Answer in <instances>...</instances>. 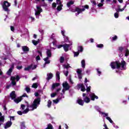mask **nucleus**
<instances>
[{
	"mask_svg": "<svg viewBox=\"0 0 129 129\" xmlns=\"http://www.w3.org/2000/svg\"><path fill=\"white\" fill-rule=\"evenodd\" d=\"M62 87L63 89H65L66 91L70 89V86L69 85V84L67 83V82L63 83Z\"/></svg>",
	"mask_w": 129,
	"mask_h": 129,
	"instance_id": "39448f33",
	"label": "nucleus"
},
{
	"mask_svg": "<svg viewBox=\"0 0 129 129\" xmlns=\"http://www.w3.org/2000/svg\"><path fill=\"white\" fill-rule=\"evenodd\" d=\"M64 45L63 44H59L57 46V48L58 49H60L61 48H62V47H63Z\"/></svg>",
	"mask_w": 129,
	"mask_h": 129,
	"instance_id": "69168bd1",
	"label": "nucleus"
},
{
	"mask_svg": "<svg viewBox=\"0 0 129 129\" xmlns=\"http://www.w3.org/2000/svg\"><path fill=\"white\" fill-rule=\"evenodd\" d=\"M79 9V14H81V13H82V12H84V11H85V8H83V9H80L79 8H78Z\"/></svg>",
	"mask_w": 129,
	"mask_h": 129,
	"instance_id": "c9c22d12",
	"label": "nucleus"
},
{
	"mask_svg": "<svg viewBox=\"0 0 129 129\" xmlns=\"http://www.w3.org/2000/svg\"><path fill=\"white\" fill-rule=\"evenodd\" d=\"M83 8H84L85 9H87V10H89V6L87 5L83 6Z\"/></svg>",
	"mask_w": 129,
	"mask_h": 129,
	"instance_id": "864d4df0",
	"label": "nucleus"
},
{
	"mask_svg": "<svg viewBox=\"0 0 129 129\" xmlns=\"http://www.w3.org/2000/svg\"><path fill=\"white\" fill-rule=\"evenodd\" d=\"M101 114H102L103 115H104V117H105L106 116H108V113H104V112H102L101 113Z\"/></svg>",
	"mask_w": 129,
	"mask_h": 129,
	"instance_id": "8fccbe9b",
	"label": "nucleus"
},
{
	"mask_svg": "<svg viewBox=\"0 0 129 129\" xmlns=\"http://www.w3.org/2000/svg\"><path fill=\"white\" fill-rule=\"evenodd\" d=\"M78 51L79 53L83 52V46H80L78 47Z\"/></svg>",
	"mask_w": 129,
	"mask_h": 129,
	"instance_id": "aec40b11",
	"label": "nucleus"
},
{
	"mask_svg": "<svg viewBox=\"0 0 129 129\" xmlns=\"http://www.w3.org/2000/svg\"><path fill=\"white\" fill-rule=\"evenodd\" d=\"M56 95H57V93H52L51 94L50 96L51 97L53 98V97H55Z\"/></svg>",
	"mask_w": 129,
	"mask_h": 129,
	"instance_id": "49530a36",
	"label": "nucleus"
},
{
	"mask_svg": "<svg viewBox=\"0 0 129 129\" xmlns=\"http://www.w3.org/2000/svg\"><path fill=\"white\" fill-rule=\"evenodd\" d=\"M32 69V65H30L26 68H24L25 71H29V70H31Z\"/></svg>",
	"mask_w": 129,
	"mask_h": 129,
	"instance_id": "4be33fe9",
	"label": "nucleus"
},
{
	"mask_svg": "<svg viewBox=\"0 0 129 129\" xmlns=\"http://www.w3.org/2000/svg\"><path fill=\"white\" fill-rule=\"evenodd\" d=\"M90 97L91 99L93 100V101H94V100H95V99H98V96H96L94 93H92L91 94H90Z\"/></svg>",
	"mask_w": 129,
	"mask_h": 129,
	"instance_id": "423d86ee",
	"label": "nucleus"
},
{
	"mask_svg": "<svg viewBox=\"0 0 129 129\" xmlns=\"http://www.w3.org/2000/svg\"><path fill=\"white\" fill-rule=\"evenodd\" d=\"M77 74H82V71L80 69H78L77 71Z\"/></svg>",
	"mask_w": 129,
	"mask_h": 129,
	"instance_id": "de8ad7c7",
	"label": "nucleus"
},
{
	"mask_svg": "<svg viewBox=\"0 0 129 129\" xmlns=\"http://www.w3.org/2000/svg\"><path fill=\"white\" fill-rule=\"evenodd\" d=\"M85 90H86V89H85V86H84V85H83V86H82V88H81V91L84 92Z\"/></svg>",
	"mask_w": 129,
	"mask_h": 129,
	"instance_id": "4c0bfd02",
	"label": "nucleus"
},
{
	"mask_svg": "<svg viewBox=\"0 0 129 129\" xmlns=\"http://www.w3.org/2000/svg\"><path fill=\"white\" fill-rule=\"evenodd\" d=\"M64 74L66 77L68 76V74H69V71H68V70H67L66 73H64Z\"/></svg>",
	"mask_w": 129,
	"mask_h": 129,
	"instance_id": "680f3d73",
	"label": "nucleus"
},
{
	"mask_svg": "<svg viewBox=\"0 0 129 129\" xmlns=\"http://www.w3.org/2000/svg\"><path fill=\"white\" fill-rule=\"evenodd\" d=\"M64 60L65 59L64 58V57L61 56L59 59L60 63H63Z\"/></svg>",
	"mask_w": 129,
	"mask_h": 129,
	"instance_id": "72a5a7b5",
	"label": "nucleus"
},
{
	"mask_svg": "<svg viewBox=\"0 0 129 129\" xmlns=\"http://www.w3.org/2000/svg\"><path fill=\"white\" fill-rule=\"evenodd\" d=\"M36 61H39V60H41V58L40 57V55H37L36 57Z\"/></svg>",
	"mask_w": 129,
	"mask_h": 129,
	"instance_id": "4d7b16f0",
	"label": "nucleus"
},
{
	"mask_svg": "<svg viewBox=\"0 0 129 129\" xmlns=\"http://www.w3.org/2000/svg\"><path fill=\"white\" fill-rule=\"evenodd\" d=\"M22 50L23 52H29V51H30V48L27 46H22Z\"/></svg>",
	"mask_w": 129,
	"mask_h": 129,
	"instance_id": "ddd939ff",
	"label": "nucleus"
},
{
	"mask_svg": "<svg viewBox=\"0 0 129 129\" xmlns=\"http://www.w3.org/2000/svg\"><path fill=\"white\" fill-rule=\"evenodd\" d=\"M25 90L27 92V93H29V92H31V88H30L29 87H27L25 88Z\"/></svg>",
	"mask_w": 129,
	"mask_h": 129,
	"instance_id": "ea45409f",
	"label": "nucleus"
},
{
	"mask_svg": "<svg viewBox=\"0 0 129 129\" xmlns=\"http://www.w3.org/2000/svg\"><path fill=\"white\" fill-rule=\"evenodd\" d=\"M72 5H74V1H71L67 3V6L68 8H70Z\"/></svg>",
	"mask_w": 129,
	"mask_h": 129,
	"instance_id": "dca6fc26",
	"label": "nucleus"
},
{
	"mask_svg": "<svg viewBox=\"0 0 129 129\" xmlns=\"http://www.w3.org/2000/svg\"><path fill=\"white\" fill-rule=\"evenodd\" d=\"M125 57H127V56H128L129 55V50L127 48H126V49L125 50Z\"/></svg>",
	"mask_w": 129,
	"mask_h": 129,
	"instance_id": "bb28decb",
	"label": "nucleus"
},
{
	"mask_svg": "<svg viewBox=\"0 0 129 129\" xmlns=\"http://www.w3.org/2000/svg\"><path fill=\"white\" fill-rule=\"evenodd\" d=\"M106 119H107V120H109V122H110V123H113V121H112V120L111 119V118L108 116L106 117Z\"/></svg>",
	"mask_w": 129,
	"mask_h": 129,
	"instance_id": "f704fd0d",
	"label": "nucleus"
},
{
	"mask_svg": "<svg viewBox=\"0 0 129 129\" xmlns=\"http://www.w3.org/2000/svg\"><path fill=\"white\" fill-rule=\"evenodd\" d=\"M64 42H66L67 43H68L69 42V37L68 36L64 35L63 36Z\"/></svg>",
	"mask_w": 129,
	"mask_h": 129,
	"instance_id": "a878e982",
	"label": "nucleus"
},
{
	"mask_svg": "<svg viewBox=\"0 0 129 129\" xmlns=\"http://www.w3.org/2000/svg\"><path fill=\"white\" fill-rule=\"evenodd\" d=\"M83 100L86 103H89L90 102V98L87 96L85 97Z\"/></svg>",
	"mask_w": 129,
	"mask_h": 129,
	"instance_id": "2eb2a0df",
	"label": "nucleus"
},
{
	"mask_svg": "<svg viewBox=\"0 0 129 129\" xmlns=\"http://www.w3.org/2000/svg\"><path fill=\"white\" fill-rule=\"evenodd\" d=\"M71 45H72V43L69 44H65L63 45V47L65 52H68V51H69V47L71 46Z\"/></svg>",
	"mask_w": 129,
	"mask_h": 129,
	"instance_id": "0eeeda50",
	"label": "nucleus"
},
{
	"mask_svg": "<svg viewBox=\"0 0 129 129\" xmlns=\"http://www.w3.org/2000/svg\"><path fill=\"white\" fill-rule=\"evenodd\" d=\"M63 7V5H58L56 8L58 12H60L62 10V7Z\"/></svg>",
	"mask_w": 129,
	"mask_h": 129,
	"instance_id": "b1692460",
	"label": "nucleus"
},
{
	"mask_svg": "<svg viewBox=\"0 0 129 129\" xmlns=\"http://www.w3.org/2000/svg\"><path fill=\"white\" fill-rule=\"evenodd\" d=\"M96 47H97V48H103L104 45H103V44H97V45H96Z\"/></svg>",
	"mask_w": 129,
	"mask_h": 129,
	"instance_id": "a19ab883",
	"label": "nucleus"
},
{
	"mask_svg": "<svg viewBox=\"0 0 129 129\" xmlns=\"http://www.w3.org/2000/svg\"><path fill=\"white\" fill-rule=\"evenodd\" d=\"M114 17L115 18V19H117L118 18V17H119V15H118V13L116 12L114 14Z\"/></svg>",
	"mask_w": 129,
	"mask_h": 129,
	"instance_id": "c03bdc74",
	"label": "nucleus"
},
{
	"mask_svg": "<svg viewBox=\"0 0 129 129\" xmlns=\"http://www.w3.org/2000/svg\"><path fill=\"white\" fill-rule=\"evenodd\" d=\"M36 8H37V11L41 12V13L42 12H43V9H42L40 6H36Z\"/></svg>",
	"mask_w": 129,
	"mask_h": 129,
	"instance_id": "7c9ffc66",
	"label": "nucleus"
},
{
	"mask_svg": "<svg viewBox=\"0 0 129 129\" xmlns=\"http://www.w3.org/2000/svg\"><path fill=\"white\" fill-rule=\"evenodd\" d=\"M112 41H115L117 40V36L115 35L114 37H112Z\"/></svg>",
	"mask_w": 129,
	"mask_h": 129,
	"instance_id": "3c124183",
	"label": "nucleus"
},
{
	"mask_svg": "<svg viewBox=\"0 0 129 129\" xmlns=\"http://www.w3.org/2000/svg\"><path fill=\"white\" fill-rule=\"evenodd\" d=\"M44 61H45V63L43 64V67L45 68L46 67V64H50V61L48 60V57H45L43 58Z\"/></svg>",
	"mask_w": 129,
	"mask_h": 129,
	"instance_id": "9b49d317",
	"label": "nucleus"
},
{
	"mask_svg": "<svg viewBox=\"0 0 129 129\" xmlns=\"http://www.w3.org/2000/svg\"><path fill=\"white\" fill-rule=\"evenodd\" d=\"M116 12H122L123 11H124V8L120 9L119 8L118 10H116Z\"/></svg>",
	"mask_w": 129,
	"mask_h": 129,
	"instance_id": "09e8293b",
	"label": "nucleus"
},
{
	"mask_svg": "<svg viewBox=\"0 0 129 129\" xmlns=\"http://www.w3.org/2000/svg\"><path fill=\"white\" fill-rule=\"evenodd\" d=\"M17 69H18V70H21L22 69H23V66H17Z\"/></svg>",
	"mask_w": 129,
	"mask_h": 129,
	"instance_id": "13d9d810",
	"label": "nucleus"
},
{
	"mask_svg": "<svg viewBox=\"0 0 129 129\" xmlns=\"http://www.w3.org/2000/svg\"><path fill=\"white\" fill-rule=\"evenodd\" d=\"M47 57L48 58V60H49V58H51L52 57V52H51V50L47 49L46 51Z\"/></svg>",
	"mask_w": 129,
	"mask_h": 129,
	"instance_id": "9d476101",
	"label": "nucleus"
},
{
	"mask_svg": "<svg viewBox=\"0 0 129 129\" xmlns=\"http://www.w3.org/2000/svg\"><path fill=\"white\" fill-rule=\"evenodd\" d=\"M79 53L80 52L79 51H77V52L74 51V57H78V56H79Z\"/></svg>",
	"mask_w": 129,
	"mask_h": 129,
	"instance_id": "58836bf2",
	"label": "nucleus"
},
{
	"mask_svg": "<svg viewBox=\"0 0 129 129\" xmlns=\"http://www.w3.org/2000/svg\"><path fill=\"white\" fill-rule=\"evenodd\" d=\"M119 51H120L121 53H122V50H123V47L120 46L118 48Z\"/></svg>",
	"mask_w": 129,
	"mask_h": 129,
	"instance_id": "6e6d98bb",
	"label": "nucleus"
},
{
	"mask_svg": "<svg viewBox=\"0 0 129 129\" xmlns=\"http://www.w3.org/2000/svg\"><path fill=\"white\" fill-rule=\"evenodd\" d=\"M12 72H13V70H12V69H9L7 73V75L11 76V75H12Z\"/></svg>",
	"mask_w": 129,
	"mask_h": 129,
	"instance_id": "5701e85b",
	"label": "nucleus"
},
{
	"mask_svg": "<svg viewBox=\"0 0 129 129\" xmlns=\"http://www.w3.org/2000/svg\"><path fill=\"white\" fill-rule=\"evenodd\" d=\"M56 7H57V4H56V3H53L52 4V7L53 8V9H55Z\"/></svg>",
	"mask_w": 129,
	"mask_h": 129,
	"instance_id": "603ef678",
	"label": "nucleus"
},
{
	"mask_svg": "<svg viewBox=\"0 0 129 129\" xmlns=\"http://www.w3.org/2000/svg\"><path fill=\"white\" fill-rule=\"evenodd\" d=\"M91 91V86H89V87H87V86L86 91L87 93H88V92H90Z\"/></svg>",
	"mask_w": 129,
	"mask_h": 129,
	"instance_id": "2f4dec72",
	"label": "nucleus"
},
{
	"mask_svg": "<svg viewBox=\"0 0 129 129\" xmlns=\"http://www.w3.org/2000/svg\"><path fill=\"white\" fill-rule=\"evenodd\" d=\"M12 124L13 122H12V121H8L5 125V128H9V127H11Z\"/></svg>",
	"mask_w": 129,
	"mask_h": 129,
	"instance_id": "1a4fd4ad",
	"label": "nucleus"
},
{
	"mask_svg": "<svg viewBox=\"0 0 129 129\" xmlns=\"http://www.w3.org/2000/svg\"><path fill=\"white\" fill-rule=\"evenodd\" d=\"M53 102L54 103H58V102H59V99H56L55 100H53Z\"/></svg>",
	"mask_w": 129,
	"mask_h": 129,
	"instance_id": "052dcab7",
	"label": "nucleus"
},
{
	"mask_svg": "<svg viewBox=\"0 0 129 129\" xmlns=\"http://www.w3.org/2000/svg\"><path fill=\"white\" fill-rule=\"evenodd\" d=\"M11 30L12 32H14L15 31V27L13 26H11Z\"/></svg>",
	"mask_w": 129,
	"mask_h": 129,
	"instance_id": "338daca9",
	"label": "nucleus"
},
{
	"mask_svg": "<svg viewBox=\"0 0 129 129\" xmlns=\"http://www.w3.org/2000/svg\"><path fill=\"white\" fill-rule=\"evenodd\" d=\"M56 4L58 5V6H61L62 4V2H61V0H56Z\"/></svg>",
	"mask_w": 129,
	"mask_h": 129,
	"instance_id": "79ce46f5",
	"label": "nucleus"
},
{
	"mask_svg": "<svg viewBox=\"0 0 129 129\" xmlns=\"http://www.w3.org/2000/svg\"><path fill=\"white\" fill-rule=\"evenodd\" d=\"M91 3L94 5V6H96V2L95 1H91Z\"/></svg>",
	"mask_w": 129,
	"mask_h": 129,
	"instance_id": "774afa93",
	"label": "nucleus"
},
{
	"mask_svg": "<svg viewBox=\"0 0 129 129\" xmlns=\"http://www.w3.org/2000/svg\"><path fill=\"white\" fill-rule=\"evenodd\" d=\"M21 107L22 110H25V107H26V106L24 104H21Z\"/></svg>",
	"mask_w": 129,
	"mask_h": 129,
	"instance_id": "bf43d9fd",
	"label": "nucleus"
},
{
	"mask_svg": "<svg viewBox=\"0 0 129 129\" xmlns=\"http://www.w3.org/2000/svg\"><path fill=\"white\" fill-rule=\"evenodd\" d=\"M78 76L79 79H82V74H78Z\"/></svg>",
	"mask_w": 129,
	"mask_h": 129,
	"instance_id": "e2e57ef3",
	"label": "nucleus"
},
{
	"mask_svg": "<svg viewBox=\"0 0 129 129\" xmlns=\"http://www.w3.org/2000/svg\"><path fill=\"white\" fill-rule=\"evenodd\" d=\"M17 113H18V114H19V115H22V114H23V112H22V111H17Z\"/></svg>",
	"mask_w": 129,
	"mask_h": 129,
	"instance_id": "0e129e2a",
	"label": "nucleus"
},
{
	"mask_svg": "<svg viewBox=\"0 0 129 129\" xmlns=\"http://www.w3.org/2000/svg\"><path fill=\"white\" fill-rule=\"evenodd\" d=\"M126 62L124 60H122L120 62L119 61H115L114 62H112L110 63V66L112 69L114 70L116 68V69H120V66H121V68H124V66H125Z\"/></svg>",
	"mask_w": 129,
	"mask_h": 129,
	"instance_id": "f03ea898",
	"label": "nucleus"
},
{
	"mask_svg": "<svg viewBox=\"0 0 129 129\" xmlns=\"http://www.w3.org/2000/svg\"><path fill=\"white\" fill-rule=\"evenodd\" d=\"M77 103H78V104H79L80 105H82V106H83V105L84 104V101H83L82 99H79L77 100Z\"/></svg>",
	"mask_w": 129,
	"mask_h": 129,
	"instance_id": "4468645a",
	"label": "nucleus"
},
{
	"mask_svg": "<svg viewBox=\"0 0 129 129\" xmlns=\"http://www.w3.org/2000/svg\"><path fill=\"white\" fill-rule=\"evenodd\" d=\"M60 86V83H56L52 84V89H55V88L58 87V86Z\"/></svg>",
	"mask_w": 129,
	"mask_h": 129,
	"instance_id": "f3484780",
	"label": "nucleus"
},
{
	"mask_svg": "<svg viewBox=\"0 0 129 129\" xmlns=\"http://www.w3.org/2000/svg\"><path fill=\"white\" fill-rule=\"evenodd\" d=\"M39 43H40L39 41H36L35 40H32V43L33 44V45H34V46H37V45H38Z\"/></svg>",
	"mask_w": 129,
	"mask_h": 129,
	"instance_id": "393cba45",
	"label": "nucleus"
},
{
	"mask_svg": "<svg viewBox=\"0 0 129 129\" xmlns=\"http://www.w3.org/2000/svg\"><path fill=\"white\" fill-rule=\"evenodd\" d=\"M56 77H57L58 80H60V72H56Z\"/></svg>",
	"mask_w": 129,
	"mask_h": 129,
	"instance_id": "c756f323",
	"label": "nucleus"
},
{
	"mask_svg": "<svg viewBox=\"0 0 129 129\" xmlns=\"http://www.w3.org/2000/svg\"><path fill=\"white\" fill-rule=\"evenodd\" d=\"M82 68H85V60L83 59L81 61Z\"/></svg>",
	"mask_w": 129,
	"mask_h": 129,
	"instance_id": "cd10ccee",
	"label": "nucleus"
},
{
	"mask_svg": "<svg viewBox=\"0 0 129 129\" xmlns=\"http://www.w3.org/2000/svg\"><path fill=\"white\" fill-rule=\"evenodd\" d=\"M10 97L12 99H16L17 97V95H16V91H13L10 93Z\"/></svg>",
	"mask_w": 129,
	"mask_h": 129,
	"instance_id": "6e6552de",
	"label": "nucleus"
},
{
	"mask_svg": "<svg viewBox=\"0 0 129 129\" xmlns=\"http://www.w3.org/2000/svg\"><path fill=\"white\" fill-rule=\"evenodd\" d=\"M39 31L42 35H44V30H43L42 29H39Z\"/></svg>",
	"mask_w": 129,
	"mask_h": 129,
	"instance_id": "5fc2aeb1",
	"label": "nucleus"
},
{
	"mask_svg": "<svg viewBox=\"0 0 129 129\" xmlns=\"http://www.w3.org/2000/svg\"><path fill=\"white\" fill-rule=\"evenodd\" d=\"M83 85V84H78L77 85V88L78 89H80V88L81 89L82 86Z\"/></svg>",
	"mask_w": 129,
	"mask_h": 129,
	"instance_id": "a18cd8bd",
	"label": "nucleus"
},
{
	"mask_svg": "<svg viewBox=\"0 0 129 129\" xmlns=\"http://www.w3.org/2000/svg\"><path fill=\"white\" fill-rule=\"evenodd\" d=\"M47 77L46 78V80L47 81H49V80H50V79H52V78H53V74L52 73H48L47 75Z\"/></svg>",
	"mask_w": 129,
	"mask_h": 129,
	"instance_id": "f8f14e48",
	"label": "nucleus"
},
{
	"mask_svg": "<svg viewBox=\"0 0 129 129\" xmlns=\"http://www.w3.org/2000/svg\"><path fill=\"white\" fill-rule=\"evenodd\" d=\"M41 11H35V16H40V14H41Z\"/></svg>",
	"mask_w": 129,
	"mask_h": 129,
	"instance_id": "37998d69",
	"label": "nucleus"
},
{
	"mask_svg": "<svg viewBox=\"0 0 129 129\" xmlns=\"http://www.w3.org/2000/svg\"><path fill=\"white\" fill-rule=\"evenodd\" d=\"M33 88H38V84L37 83H33L32 85Z\"/></svg>",
	"mask_w": 129,
	"mask_h": 129,
	"instance_id": "e433bc0d",
	"label": "nucleus"
},
{
	"mask_svg": "<svg viewBox=\"0 0 129 129\" xmlns=\"http://www.w3.org/2000/svg\"><path fill=\"white\" fill-rule=\"evenodd\" d=\"M71 12L72 13H75L76 12H77L78 15H79V9H78V7H76V9H71Z\"/></svg>",
	"mask_w": 129,
	"mask_h": 129,
	"instance_id": "a211bd4d",
	"label": "nucleus"
},
{
	"mask_svg": "<svg viewBox=\"0 0 129 129\" xmlns=\"http://www.w3.org/2000/svg\"><path fill=\"white\" fill-rule=\"evenodd\" d=\"M5 122V117L4 116H0V122Z\"/></svg>",
	"mask_w": 129,
	"mask_h": 129,
	"instance_id": "473e14b6",
	"label": "nucleus"
},
{
	"mask_svg": "<svg viewBox=\"0 0 129 129\" xmlns=\"http://www.w3.org/2000/svg\"><path fill=\"white\" fill-rule=\"evenodd\" d=\"M2 7L5 12H7V13H9L10 12V10L9 9V7H11V3H9L7 1H5L3 2Z\"/></svg>",
	"mask_w": 129,
	"mask_h": 129,
	"instance_id": "20e7f679",
	"label": "nucleus"
},
{
	"mask_svg": "<svg viewBox=\"0 0 129 129\" xmlns=\"http://www.w3.org/2000/svg\"><path fill=\"white\" fill-rule=\"evenodd\" d=\"M20 79H21V77L19 75H17L16 77L11 76V84L13 85V86H16V85H17V82H16V80L18 82L20 81Z\"/></svg>",
	"mask_w": 129,
	"mask_h": 129,
	"instance_id": "7ed1b4c3",
	"label": "nucleus"
},
{
	"mask_svg": "<svg viewBox=\"0 0 129 129\" xmlns=\"http://www.w3.org/2000/svg\"><path fill=\"white\" fill-rule=\"evenodd\" d=\"M15 102H16V103H19V102H21V101H22V97L20 98H19L18 99H15L14 100Z\"/></svg>",
	"mask_w": 129,
	"mask_h": 129,
	"instance_id": "412c9836",
	"label": "nucleus"
},
{
	"mask_svg": "<svg viewBox=\"0 0 129 129\" xmlns=\"http://www.w3.org/2000/svg\"><path fill=\"white\" fill-rule=\"evenodd\" d=\"M51 105H52V101L51 100H49L47 102V107L50 108L51 107Z\"/></svg>",
	"mask_w": 129,
	"mask_h": 129,
	"instance_id": "c85d7f7f",
	"label": "nucleus"
},
{
	"mask_svg": "<svg viewBox=\"0 0 129 129\" xmlns=\"http://www.w3.org/2000/svg\"><path fill=\"white\" fill-rule=\"evenodd\" d=\"M40 102H41V98L40 97L35 99L32 105L29 104L27 101H25L27 108L23 111V113H28L30 110L33 111L34 109H37V107H38V105H39Z\"/></svg>",
	"mask_w": 129,
	"mask_h": 129,
	"instance_id": "f257e3e1",
	"label": "nucleus"
},
{
	"mask_svg": "<svg viewBox=\"0 0 129 129\" xmlns=\"http://www.w3.org/2000/svg\"><path fill=\"white\" fill-rule=\"evenodd\" d=\"M20 126H21V129L26 128V125L25 124V122L24 121L20 123Z\"/></svg>",
	"mask_w": 129,
	"mask_h": 129,
	"instance_id": "6ab92c4d",
	"label": "nucleus"
}]
</instances>
